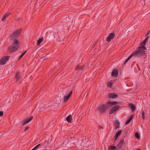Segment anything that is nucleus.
<instances>
[{"label": "nucleus", "instance_id": "nucleus-1", "mask_svg": "<svg viewBox=\"0 0 150 150\" xmlns=\"http://www.w3.org/2000/svg\"><path fill=\"white\" fill-rule=\"evenodd\" d=\"M21 32V29H20L16 30L10 36L11 40L14 41L8 48V50L10 53H11L17 50L19 48V42L17 39Z\"/></svg>", "mask_w": 150, "mask_h": 150}, {"label": "nucleus", "instance_id": "nucleus-2", "mask_svg": "<svg viewBox=\"0 0 150 150\" xmlns=\"http://www.w3.org/2000/svg\"><path fill=\"white\" fill-rule=\"evenodd\" d=\"M117 101H108L105 103L100 105L97 108V109L99 111L100 114H105L107 113L110 108L112 106H114L117 104Z\"/></svg>", "mask_w": 150, "mask_h": 150}, {"label": "nucleus", "instance_id": "nucleus-3", "mask_svg": "<svg viewBox=\"0 0 150 150\" xmlns=\"http://www.w3.org/2000/svg\"><path fill=\"white\" fill-rule=\"evenodd\" d=\"M146 44V43L143 40L140 43V46L137 48V50L139 53H141L140 54L143 57L146 54L147 48L145 46Z\"/></svg>", "mask_w": 150, "mask_h": 150}, {"label": "nucleus", "instance_id": "nucleus-4", "mask_svg": "<svg viewBox=\"0 0 150 150\" xmlns=\"http://www.w3.org/2000/svg\"><path fill=\"white\" fill-rule=\"evenodd\" d=\"M21 74L18 72H16V73L14 78L16 79V81L17 83H20L21 82V79L22 77H21Z\"/></svg>", "mask_w": 150, "mask_h": 150}, {"label": "nucleus", "instance_id": "nucleus-5", "mask_svg": "<svg viewBox=\"0 0 150 150\" xmlns=\"http://www.w3.org/2000/svg\"><path fill=\"white\" fill-rule=\"evenodd\" d=\"M125 144L124 139L122 138L120 140L119 143L117 145V150H120L122 149V147H124V145Z\"/></svg>", "mask_w": 150, "mask_h": 150}, {"label": "nucleus", "instance_id": "nucleus-6", "mask_svg": "<svg viewBox=\"0 0 150 150\" xmlns=\"http://www.w3.org/2000/svg\"><path fill=\"white\" fill-rule=\"evenodd\" d=\"M33 117V116H30L25 119H23L21 122V123L23 126H24L30 122L32 120Z\"/></svg>", "mask_w": 150, "mask_h": 150}, {"label": "nucleus", "instance_id": "nucleus-7", "mask_svg": "<svg viewBox=\"0 0 150 150\" xmlns=\"http://www.w3.org/2000/svg\"><path fill=\"white\" fill-rule=\"evenodd\" d=\"M138 51L136 50L133 52L131 55L128 57V58L130 59L133 56H134L135 57L138 58L142 57L143 56L140 54L141 53H139Z\"/></svg>", "mask_w": 150, "mask_h": 150}, {"label": "nucleus", "instance_id": "nucleus-8", "mask_svg": "<svg viewBox=\"0 0 150 150\" xmlns=\"http://www.w3.org/2000/svg\"><path fill=\"white\" fill-rule=\"evenodd\" d=\"M10 56H4L1 58L0 60V64L1 65H4L6 63V61L8 60Z\"/></svg>", "mask_w": 150, "mask_h": 150}, {"label": "nucleus", "instance_id": "nucleus-9", "mask_svg": "<svg viewBox=\"0 0 150 150\" xmlns=\"http://www.w3.org/2000/svg\"><path fill=\"white\" fill-rule=\"evenodd\" d=\"M115 33H112L109 34L108 37L106 38V40L108 42L110 41L112 39L115 37Z\"/></svg>", "mask_w": 150, "mask_h": 150}, {"label": "nucleus", "instance_id": "nucleus-10", "mask_svg": "<svg viewBox=\"0 0 150 150\" xmlns=\"http://www.w3.org/2000/svg\"><path fill=\"white\" fill-rule=\"evenodd\" d=\"M120 106L119 105H116L112 107L110 110L109 114H111L116 111L119 108Z\"/></svg>", "mask_w": 150, "mask_h": 150}, {"label": "nucleus", "instance_id": "nucleus-11", "mask_svg": "<svg viewBox=\"0 0 150 150\" xmlns=\"http://www.w3.org/2000/svg\"><path fill=\"white\" fill-rule=\"evenodd\" d=\"M113 123L115 126V129L119 128L120 123L118 120H115L114 122Z\"/></svg>", "mask_w": 150, "mask_h": 150}, {"label": "nucleus", "instance_id": "nucleus-12", "mask_svg": "<svg viewBox=\"0 0 150 150\" xmlns=\"http://www.w3.org/2000/svg\"><path fill=\"white\" fill-rule=\"evenodd\" d=\"M72 91H71L67 95L65 96L64 97V102H66L69 99L70 96H71Z\"/></svg>", "mask_w": 150, "mask_h": 150}, {"label": "nucleus", "instance_id": "nucleus-13", "mask_svg": "<svg viewBox=\"0 0 150 150\" xmlns=\"http://www.w3.org/2000/svg\"><path fill=\"white\" fill-rule=\"evenodd\" d=\"M118 96V95L114 93H110L109 94V97L110 98H116Z\"/></svg>", "mask_w": 150, "mask_h": 150}, {"label": "nucleus", "instance_id": "nucleus-14", "mask_svg": "<svg viewBox=\"0 0 150 150\" xmlns=\"http://www.w3.org/2000/svg\"><path fill=\"white\" fill-rule=\"evenodd\" d=\"M118 74V71L115 69H114L112 71L111 73V75L115 77H116L117 76V74Z\"/></svg>", "mask_w": 150, "mask_h": 150}, {"label": "nucleus", "instance_id": "nucleus-15", "mask_svg": "<svg viewBox=\"0 0 150 150\" xmlns=\"http://www.w3.org/2000/svg\"><path fill=\"white\" fill-rule=\"evenodd\" d=\"M134 117V115L133 114L132 115L129 117L128 119L126 121L125 124L127 125L129 124L130 122L131 121Z\"/></svg>", "mask_w": 150, "mask_h": 150}, {"label": "nucleus", "instance_id": "nucleus-16", "mask_svg": "<svg viewBox=\"0 0 150 150\" xmlns=\"http://www.w3.org/2000/svg\"><path fill=\"white\" fill-rule=\"evenodd\" d=\"M66 120L69 123L71 122L72 119V116L71 114L69 115L66 118Z\"/></svg>", "mask_w": 150, "mask_h": 150}, {"label": "nucleus", "instance_id": "nucleus-17", "mask_svg": "<svg viewBox=\"0 0 150 150\" xmlns=\"http://www.w3.org/2000/svg\"><path fill=\"white\" fill-rule=\"evenodd\" d=\"M85 67L84 65H83L82 67H81L79 64L78 65L76 66L75 71H77L80 69H83Z\"/></svg>", "mask_w": 150, "mask_h": 150}, {"label": "nucleus", "instance_id": "nucleus-18", "mask_svg": "<svg viewBox=\"0 0 150 150\" xmlns=\"http://www.w3.org/2000/svg\"><path fill=\"white\" fill-rule=\"evenodd\" d=\"M129 106L131 108L132 111H133L135 109L136 107L135 105L133 103H130L129 104Z\"/></svg>", "mask_w": 150, "mask_h": 150}, {"label": "nucleus", "instance_id": "nucleus-19", "mask_svg": "<svg viewBox=\"0 0 150 150\" xmlns=\"http://www.w3.org/2000/svg\"><path fill=\"white\" fill-rule=\"evenodd\" d=\"M108 149L110 150H117V147L115 146H112V145H110L109 146Z\"/></svg>", "mask_w": 150, "mask_h": 150}, {"label": "nucleus", "instance_id": "nucleus-20", "mask_svg": "<svg viewBox=\"0 0 150 150\" xmlns=\"http://www.w3.org/2000/svg\"><path fill=\"white\" fill-rule=\"evenodd\" d=\"M43 37H42L41 38L39 39L37 41V45L38 46H39L40 45L41 42H42L43 40Z\"/></svg>", "mask_w": 150, "mask_h": 150}, {"label": "nucleus", "instance_id": "nucleus-21", "mask_svg": "<svg viewBox=\"0 0 150 150\" xmlns=\"http://www.w3.org/2000/svg\"><path fill=\"white\" fill-rule=\"evenodd\" d=\"M146 116L145 115V113L144 110L142 111V117L143 120H144L146 118Z\"/></svg>", "mask_w": 150, "mask_h": 150}, {"label": "nucleus", "instance_id": "nucleus-22", "mask_svg": "<svg viewBox=\"0 0 150 150\" xmlns=\"http://www.w3.org/2000/svg\"><path fill=\"white\" fill-rule=\"evenodd\" d=\"M27 51H25L20 56L18 57V60H19L25 54V53L27 52Z\"/></svg>", "mask_w": 150, "mask_h": 150}, {"label": "nucleus", "instance_id": "nucleus-23", "mask_svg": "<svg viewBox=\"0 0 150 150\" xmlns=\"http://www.w3.org/2000/svg\"><path fill=\"white\" fill-rule=\"evenodd\" d=\"M135 136L136 138L138 139H139L140 138V136L139 134V133L136 132L135 134Z\"/></svg>", "mask_w": 150, "mask_h": 150}, {"label": "nucleus", "instance_id": "nucleus-24", "mask_svg": "<svg viewBox=\"0 0 150 150\" xmlns=\"http://www.w3.org/2000/svg\"><path fill=\"white\" fill-rule=\"evenodd\" d=\"M107 86L111 88L112 86V83L111 82H108L107 83Z\"/></svg>", "mask_w": 150, "mask_h": 150}, {"label": "nucleus", "instance_id": "nucleus-25", "mask_svg": "<svg viewBox=\"0 0 150 150\" xmlns=\"http://www.w3.org/2000/svg\"><path fill=\"white\" fill-rule=\"evenodd\" d=\"M122 131L121 130H120L118 131L117 133H116V135H117L118 137L120 135L121 133H122Z\"/></svg>", "mask_w": 150, "mask_h": 150}, {"label": "nucleus", "instance_id": "nucleus-26", "mask_svg": "<svg viewBox=\"0 0 150 150\" xmlns=\"http://www.w3.org/2000/svg\"><path fill=\"white\" fill-rule=\"evenodd\" d=\"M146 38L144 40V41L146 43L148 40V38L149 37V36H146Z\"/></svg>", "mask_w": 150, "mask_h": 150}, {"label": "nucleus", "instance_id": "nucleus-27", "mask_svg": "<svg viewBox=\"0 0 150 150\" xmlns=\"http://www.w3.org/2000/svg\"><path fill=\"white\" fill-rule=\"evenodd\" d=\"M6 16L4 15L3 16L2 18V19H1L2 21H4L6 19Z\"/></svg>", "mask_w": 150, "mask_h": 150}, {"label": "nucleus", "instance_id": "nucleus-28", "mask_svg": "<svg viewBox=\"0 0 150 150\" xmlns=\"http://www.w3.org/2000/svg\"><path fill=\"white\" fill-rule=\"evenodd\" d=\"M40 144H38V145H37V146H36L34 147V149H37L39 147V146H40Z\"/></svg>", "mask_w": 150, "mask_h": 150}, {"label": "nucleus", "instance_id": "nucleus-29", "mask_svg": "<svg viewBox=\"0 0 150 150\" xmlns=\"http://www.w3.org/2000/svg\"><path fill=\"white\" fill-rule=\"evenodd\" d=\"M118 137L117 135H115V136H114V138H115L114 141H115L117 140Z\"/></svg>", "mask_w": 150, "mask_h": 150}, {"label": "nucleus", "instance_id": "nucleus-30", "mask_svg": "<svg viewBox=\"0 0 150 150\" xmlns=\"http://www.w3.org/2000/svg\"><path fill=\"white\" fill-rule=\"evenodd\" d=\"M3 115V111H0V116H2Z\"/></svg>", "mask_w": 150, "mask_h": 150}, {"label": "nucleus", "instance_id": "nucleus-31", "mask_svg": "<svg viewBox=\"0 0 150 150\" xmlns=\"http://www.w3.org/2000/svg\"><path fill=\"white\" fill-rule=\"evenodd\" d=\"M9 14L7 13H6L4 15L6 16V17H7L9 15Z\"/></svg>", "mask_w": 150, "mask_h": 150}, {"label": "nucleus", "instance_id": "nucleus-32", "mask_svg": "<svg viewBox=\"0 0 150 150\" xmlns=\"http://www.w3.org/2000/svg\"><path fill=\"white\" fill-rule=\"evenodd\" d=\"M150 34V30H149L146 35V36H149L148 35Z\"/></svg>", "mask_w": 150, "mask_h": 150}, {"label": "nucleus", "instance_id": "nucleus-33", "mask_svg": "<svg viewBox=\"0 0 150 150\" xmlns=\"http://www.w3.org/2000/svg\"><path fill=\"white\" fill-rule=\"evenodd\" d=\"M29 128V127H26L25 129V130H24V132H26V131Z\"/></svg>", "mask_w": 150, "mask_h": 150}, {"label": "nucleus", "instance_id": "nucleus-34", "mask_svg": "<svg viewBox=\"0 0 150 150\" xmlns=\"http://www.w3.org/2000/svg\"><path fill=\"white\" fill-rule=\"evenodd\" d=\"M128 61L127 60H125V61L124 62V64L125 65L126 63Z\"/></svg>", "mask_w": 150, "mask_h": 150}, {"label": "nucleus", "instance_id": "nucleus-35", "mask_svg": "<svg viewBox=\"0 0 150 150\" xmlns=\"http://www.w3.org/2000/svg\"><path fill=\"white\" fill-rule=\"evenodd\" d=\"M41 59H43V60H45L46 58H45V57H42L41 58Z\"/></svg>", "mask_w": 150, "mask_h": 150}, {"label": "nucleus", "instance_id": "nucleus-36", "mask_svg": "<svg viewBox=\"0 0 150 150\" xmlns=\"http://www.w3.org/2000/svg\"><path fill=\"white\" fill-rule=\"evenodd\" d=\"M129 59L127 58V59H126V60H127V61H128L129 60Z\"/></svg>", "mask_w": 150, "mask_h": 150}, {"label": "nucleus", "instance_id": "nucleus-37", "mask_svg": "<svg viewBox=\"0 0 150 150\" xmlns=\"http://www.w3.org/2000/svg\"><path fill=\"white\" fill-rule=\"evenodd\" d=\"M35 150V149H34V148H33L31 150Z\"/></svg>", "mask_w": 150, "mask_h": 150}, {"label": "nucleus", "instance_id": "nucleus-38", "mask_svg": "<svg viewBox=\"0 0 150 150\" xmlns=\"http://www.w3.org/2000/svg\"><path fill=\"white\" fill-rule=\"evenodd\" d=\"M137 150H142L140 149H138Z\"/></svg>", "mask_w": 150, "mask_h": 150}]
</instances>
